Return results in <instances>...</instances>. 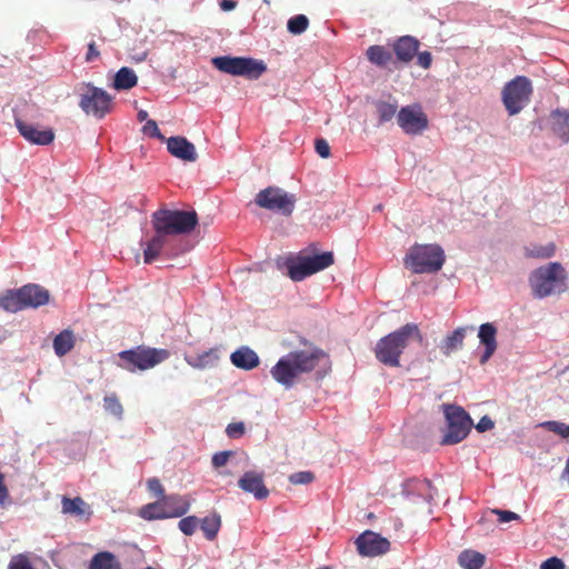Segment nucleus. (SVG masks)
Masks as SVG:
<instances>
[{
  "label": "nucleus",
  "mask_w": 569,
  "mask_h": 569,
  "mask_svg": "<svg viewBox=\"0 0 569 569\" xmlns=\"http://www.w3.org/2000/svg\"><path fill=\"white\" fill-rule=\"evenodd\" d=\"M326 353L317 347L309 350L292 351L282 356L271 369V377L277 383L289 389L300 375L316 369Z\"/></svg>",
  "instance_id": "obj_1"
},
{
  "label": "nucleus",
  "mask_w": 569,
  "mask_h": 569,
  "mask_svg": "<svg viewBox=\"0 0 569 569\" xmlns=\"http://www.w3.org/2000/svg\"><path fill=\"white\" fill-rule=\"evenodd\" d=\"M411 340L422 342V333L417 323H406L398 330L379 338L375 347L377 360L388 367H398L399 358Z\"/></svg>",
  "instance_id": "obj_2"
},
{
  "label": "nucleus",
  "mask_w": 569,
  "mask_h": 569,
  "mask_svg": "<svg viewBox=\"0 0 569 569\" xmlns=\"http://www.w3.org/2000/svg\"><path fill=\"white\" fill-rule=\"evenodd\" d=\"M529 282L535 298H547L567 290V271L560 262H549L531 272Z\"/></svg>",
  "instance_id": "obj_3"
},
{
  "label": "nucleus",
  "mask_w": 569,
  "mask_h": 569,
  "mask_svg": "<svg viewBox=\"0 0 569 569\" xmlns=\"http://www.w3.org/2000/svg\"><path fill=\"white\" fill-rule=\"evenodd\" d=\"M153 231L168 236L186 234L199 223L196 211L159 209L152 213Z\"/></svg>",
  "instance_id": "obj_4"
},
{
  "label": "nucleus",
  "mask_w": 569,
  "mask_h": 569,
  "mask_svg": "<svg viewBox=\"0 0 569 569\" xmlns=\"http://www.w3.org/2000/svg\"><path fill=\"white\" fill-rule=\"evenodd\" d=\"M446 262L445 250L438 244H415L403 258V264L413 273H433Z\"/></svg>",
  "instance_id": "obj_5"
},
{
  "label": "nucleus",
  "mask_w": 569,
  "mask_h": 569,
  "mask_svg": "<svg viewBox=\"0 0 569 569\" xmlns=\"http://www.w3.org/2000/svg\"><path fill=\"white\" fill-rule=\"evenodd\" d=\"M170 353L164 348L139 346L118 353L121 367L134 372L136 370H150L168 360Z\"/></svg>",
  "instance_id": "obj_6"
},
{
  "label": "nucleus",
  "mask_w": 569,
  "mask_h": 569,
  "mask_svg": "<svg viewBox=\"0 0 569 569\" xmlns=\"http://www.w3.org/2000/svg\"><path fill=\"white\" fill-rule=\"evenodd\" d=\"M189 508H191V503L187 497L169 495L168 497L159 498L156 502L141 507L139 516L148 521L178 518L186 515Z\"/></svg>",
  "instance_id": "obj_7"
},
{
  "label": "nucleus",
  "mask_w": 569,
  "mask_h": 569,
  "mask_svg": "<svg viewBox=\"0 0 569 569\" xmlns=\"http://www.w3.org/2000/svg\"><path fill=\"white\" fill-rule=\"evenodd\" d=\"M211 63L222 73L242 76L249 80H257L267 69L262 60L254 58L217 57L211 59Z\"/></svg>",
  "instance_id": "obj_8"
},
{
  "label": "nucleus",
  "mask_w": 569,
  "mask_h": 569,
  "mask_svg": "<svg viewBox=\"0 0 569 569\" xmlns=\"http://www.w3.org/2000/svg\"><path fill=\"white\" fill-rule=\"evenodd\" d=\"M532 83L525 76H517L509 80L501 90V101L509 116H516L530 102Z\"/></svg>",
  "instance_id": "obj_9"
},
{
  "label": "nucleus",
  "mask_w": 569,
  "mask_h": 569,
  "mask_svg": "<svg viewBox=\"0 0 569 569\" xmlns=\"http://www.w3.org/2000/svg\"><path fill=\"white\" fill-rule=\"evenodd\" d=\"M79 106L82 112L103 119L112 110V96L91 83H82Z\"/></svg>",
  "instance_id": "obj_10"
},
{
  "label": "nucleus",
  "mask_w": 569,
  "mask_h": 569,
  "mask_svg": "<svg viewBox=\"0 0 569 569\" xmlns=\"http://www.w3.org/2000/svg\"><path fill=\"white\" fill-rule=\"evenodd\" d=\"M254 203L262 209L289 217L296 207L297 197L295 193H288L280 187H266L256 194Z\"/></svg>",
  "instance_id": "obj_11"
},
{
  "label": "nucleus",
  "mask_w": 569,
  "mask_h": 569,
  "mask_svg": "<svg viewBox=\"0 0 569 569\" xmlns=\"http://www.w3.org/2000/svg\"><path fill=\"white\" fill-rule=\"evenodd\" d=\"M445 416L447 420V432L442 439V445H456L461 442L471 430L472 420L462 407L453 405L445 406Z\"/></svg>",
  "instance_id": "obj_12"
},
{
  "label": "nucleus",
  "mask_w": 569,
  "mask_h": 569,
  "mask_svg": "<svg viewBox=\"0 0 569 569\" xmlns=\"http://www.w3.org/2000/svg\"><path fill=\"white\" fill-rule=\"evenodd\" d=\"M398 127L406 134H421L428 128V117L419 104L406 106L397 112Z\"/></svg>",
  "instance_id": "obj_13"
},
{
  "label": "nucleus",
  "mask_w": 569,
  "mask_h": 569,
  "mask_svg": "<svg viewBox=\"0 0 569 569\" xmlns=\"http://www.w3.org/2000/svg\"><path fill=\"white\" fill-rule=\"evenodd\" d=\"M357 551L361 557H377L389 551L387 538L371 530H366L356 540Z\"/></svg>",
  "instance_id": "obj_14"
},
{
  "label": "nucleus",
  "mask_w": 569,
  "mask_h": 569,
  "mask_svg": "<svg viewBox=\"0 0 569 569\" xmlns=\"http://www.w3.org/2000/svg\"><path fill=\"white\" fill-rule=\"evenodd\" d=\"M17 128L26 140L34 144L48 146L54 140V132L49 128L42 130L21 119H17Z\"/></svg>",
  "instance_id": "obj_15"
},
{
  "label": "nucleus",
  "mask_w": 569,
  "mask_h": 569,
  "mask_svg": "<svg viewBox=\"0 0 569 569\" xmlns=\"http://www.w3.org/2000/svg\"><path fill=\"white\" fill-rule=\"evenodd\" d=\"M167 149L170 154L183 161L194 162L197 159V152L193 143L188 141L184 137H170L167 140Z\"/></svg>",
  "instance_id": "obj_16"
},
{
  "label": "nucleus",
  "mask_w": 569,
  "mask_h": 569,
  "mask_svg": "<svg viewBox=\"0 0 569 569\" xmlns=\"http://www.w3.org/2000/svg\"><path fill=\"white\" fill-rule=\"evenodd\" d=\"M238 486L246 492L252 493L257 499H266L268 490L263 483V476L254 471H247L238 480Z\"/></svg>",
  "instance_id": "obj_17"
},
{
  "label": "nucleus",
  "mask_w": 569,
  "mask_h": 569,
  "mask_svg": "<svg viewBox=\"0 0 569 569\" xmlns=\"http://www.w3.org/2000/svg\"><path fill=\"white\" fill-rule=\"evenodd\" d=\"M420 42L412 36H402L393 43L396 58L403 63H409L418 53Z\"/></svg>",
  "instance_id": "obj_18"
},
{
  "label": "nucleus",
  "mask_w": 569,
  "mask_h": 569,
  "mask_svg": "<svg viewBox=\"0 0 569 569\" xmlns=\"http://www.w3.org/2000/svg\"><path fill=\"white\" fill-rule=\"evenodd\" d=\"M497 328L492 323H482L479 329V339L481 345L485 347V351L481 355L480 363L489 361L490 357L497 350Z\"/></svg>",
  "instance_id": "obj_19"
},
{
  "label": "nucleus",
  "mask_w": 569,
  "mask_h": 569,
  "mask_svg": "<svg viewBox=\"0 0 569 569\" xmlns=\"http://www.w3.org/2000/svg\"><path fill=\"white\" fill-rule=\"evenodd\" d=\"M230 362L240 370H253L259 365V357L250 348L239 347L230 355Z\"/></svg>",
  "instance_id": "obj_20"
},
{
  "label": "nucleus",
  "mask_w": 569,
  "mask_h": 569,
  "mask_svg": "<svg viewBox=\"0 0 569 569\" xmlns=\"http://www.w3.org/2000/svg\"><path fill=\"white\" fill-rule=\"evenodd\" d=\"M20 295L24 299L27 308L44 306L49 300V293L39 284H24L20 288Z\"/></svg>",
  "instance_id": "obj_21"
},
{
  "label": "nucleus",
  "mask_w": 569,
  "mask_h": 569,
  "mask_svg": "<svg viewBox=\"0 0 569 569\" xmlns=\"http://www.w3.org/2000/svg\"><path fill=\"white\" fill-rule=\"evenodd\" d=\"M168 241V234L163 232H156L150 241L147 242V247L143 249V261L144 263H152L156 260L162 248L166 247Z\"/></svg>",
  "instance_id": "obj_22"
},
{
  "label": "nucleus",
  "mask_w": 569,
  "mask_h": 569,
  "mask_svg": "<svg viewBox=\"0 0 569 569\" xmlns=\"http://www.w3.org/2000/svg\"><path fill=\"white\" fill-rule=\"evenodd\" d=\"M0 308L9 312L28 309L26 301L20 295V288L18 290H8L0 295Z\"/></svg>",
  "instance_id": "obj_23"
},
{
  "label": "nucleus",
  "mask_w": 569,
  "mask_h": 569,
  "mask_svg": "<svg viewBox=\"0 0 569 569\" xmlns=\"http://www.w3.org/2000/svg\"><path fill=\"white\" fill-rule=\"evenodd\" d=\"M551 129L555 136L567 142L569 140V113L567 111L552 112Z\"/></svg>",
  "instance_id": "obj_24"
},
{
  "label": "nucleus",
  "mask_w": 569,
  "mask_h": 569,
  "mask_svg": "<svg viewBox=\"0 0 569 569\" xmlns=\"http://www.w3.org/2000/svg\"><path fill=\"white\" fill-rule=\"evenodd\" d=\"M76 338L73 331L66 329L53 338V350L58 357L69 355L74 348Z\"/></svg>",
  "instance_id": "obj_25"
},
{
  "label": "nucleus",
  "mask_w": 569,
  "mask_h": 569,
  "mask_svg": "<svg viewBox=\"0 0 569 569\" xmlns=\"http://www.w3.org/2000/svg\"><path fill=\"white\" fill-rule=\"evenodd\" d=\"M299 256L305 260V262H307L309 269L315 273L321 272L335 263L333 253L330 251L315 256H305L301 253Z\"/></svg>",
  "instance_id": "obj_26"
},
{
  "label": "nucleus",
  "mask_w": 569,
  "mask_h": 569,
  "mask_svg": "<svg viewBox=\"0 0 569 569\" xmlns=\"http://www.w3.org/2000/svg\"><path fill=\"white\" fill-rule=\"evenodd\" d=\"M287 267L289 278H291V280L295 281H301L308 278L309 276L315 274V272L309 269L307 262L303 259H301L300 256L289 259L287 262Z\"/></svg>",
  "instance_id": "obj_27"
},
{
  "label": "nucleus",
  "mask_w": 569,
  "mask_h": 569,
  "mask_svg": "<svg viewBox=\"0 0 569 569\" xmlns=\"http://www.w3.org/2000/svg\"><path fill=\"white\" fill-rule=\"evenodd\" d=\"M370 63L378 67H386L392 60V53L383 46H370L366 52Z\"/></svg>",
  "instance_id": "obj_28"
},
{
  "label": "nucleus",
  "mask_w": 569,
  "mask_h": 569,
  "mask_svg": "<svg viewBox=\"0 0 569 569\" xmlns=\"http://www.w3.org/2000/svg\"><path fill=\"white\" fill-rule=\"evenodd\" d=\"M89 569H122V567L112 552L100 551L91 559Z\"/></svg>",
  "instance_id": "obj_29"
},
{
  "label": "nucleus",
  "mask_w": 569,
  "mask_h": 569,
  "mask_svg": "<svg viewBox=\"0 0 569 569\" xmlns=\"http://www.w3.org/2000/svg\"><path fill=\"white\" fill-rule=\"evenodd\" d=\"M137 84V76L129 67L118 70L113 80V88L117 90H129Z\"/></svg>",
  "instance_id": "obj_30"
},
{
  "label": "nucleus",
  "mask_w": 569,
  "mask_h": 569,
  "mask_svg": "<svg viewBox=\"0 0 569 569\" xmlns=\"http://www.w3.org/2000/svg\"><path fill=\"white\" fill-rule=\"evenodd\" d=\"M465 335V328H457L452 333L447 336L446 339H443L442 341V346H440V349H442L443 355L450 356L457 349L462 348Z\"/></svg>",
  "instance_id": "obj_31"
},
{
  "label": "nucleus",
  "mask_w": 569,
  "mask_h": 569,
  "mask_svg": "<svg viewBox=\"0 0 569 569\" xmlns=\"http://www.w3.org/2000/svg\"><path fill=\"white\" fill-rule=\"evenodd\" d=\"M485 556L480 551L465 550L458 556V565L465 569H481Z\"/></svg>",
  "instance_id": "obj_32"
},
{
  "label": "nucleus",
  "mask_w": 569,
  "mask_h": 569,
  "mask_svg": "<svg viewBox=\"0 0 569 569\" xmlns=\"http://www.w3.org/2000/svg\"><path fill=\"white\" fill-rule=\"evenodd\" d=\"M200 528L203 532V536L207 537L208 540H213L218 537L220 527H221V518L219 513H212L203 518L199 521Z\"/></svg>",
  "instance_id": "obj_33"
},
{
  "label": "nucleus",
  "mask_w": 569,
  "mask_h": 569,
  "mask_svg": "<svg viewBox=\"0 0 569 569\" xmlns=\"http://www.w3.org/2000/svg\"><path fill=\"white\" fill-rule=\"evenodd\" d=\"M218 359V353L213 350H209L192 358V360H188V363L193 368L203 369L216 366Z\"/></svg>",
  "instance_id": "obj_34"
},
{
  "label": "nucleus",
  "mask_w": 569,
  "mask_h": 569,
  "mask_svg": "<svg viewBox=\"0 0 569 569\" xmlns=\"http://www.w3.org/2000/svg\"><path fill=\"white\" fill-rule=\"evenodd\" d=\"M87 503L81 497L62 498V512L68 515H84Z\"/></svg>",
  "instance_id": "obj_35"
},
{
  "label": "nucleus",
  "mask_w": 569,
  "mask_h": 569,
  "mask_svg": "<svg viewBox=\"0 0 569 569\" xmlns=\"http://www.w3.org/2000/svg\"><path fill=\"white\" fill-rule=\"evenodd\" d=\"M525 254L529 258L548 259L555 254V244L552 242L545 246L532 244L531 247H526Z\"/></svg>",
  "instance_id": "obj_36"
},
{
  "label": "nucleus",
  "mask_w": 569,
  "mask_h": 569,
  "mask_svg": "<svg viewBox=\"0 0 569 569\" xmlns=\"http://www.w3.org/2000/svg\"><path fill=\"white\" fill-rule=\"evenodd\" d=\"M376 110L379 123H385L395 118L397 114V104L393 102L378 101L376 102Z\"/></svg>",
  "instance_id": "obj_37"
},
{
  "label": "nucleus",
  "mask_w": 569,
  "mask_h": 569,
  "mask_svg": "<svg viewBox=\"0 0 569 569\" xmlns=\"http://www.w3.org/2000/svg\"><path fill=\"white\" fill-rule=\"evenodd\" d=\"M309 20L305 14H297L288 20V30L291 34L299 36L307 30Z\"/></svg>",
  "instance_id": "obj_38"
},
{
  "label": "nucleus",
  "mask_w": 569,
  "mask_h": 569,
  "mask_svg": "<svg viewBox=\"0 0 569 569\" xmlns=\"http://www.w3.org/2000/svg\"><path fill=\"white\" fill-rule=\"evenodd\" d=\"M104 409L108 413L117 418H121L123 415L121 401L118 400V397L114 393L104 397Z\"/></svg>",
  "instance_id": "obj_39"
},
{
  "label": "nucleus",
  "mask_w": 569,
  "mask_h": 569,
  "mask_svg": "<svg viewBox=\"0 0 569 569\" xmlns=\"http://www.w3.org/2000/svg\"><path fill=\"white\" fill-rule=\"evenodd\" d=\"M541 427L558 435L561 439L569 438V425L559 421H547L541 423Z\"/></svg>",
  "instance_id": "obj_40"
},
{
  "label": "nucleus",
  "mask_w": 569,
  "mask_h": 569,
  "mask_svg": "<svg viewBox=\"0 0 569 569\" xmlns=\"http://www.w3.org/2000/svg\"><path fill=\"white\" fill-rule=\"evenodd\" d=\"M199 527V519L196 516H188L178 521V528L186 536H192Z\"/></svg>",
  "instance_id": "obj_41"
},
{
  "label": "nucleus",
  "mask_w": 569,
  "mask_h": 569,
  "mask_svg": "<svg viewBox=\"0 0 569 569\" xmlns=\"http://www.w3.org/2000/svg\"><path fill=\"white\" fill-rule=\"evenodd\" d=\"M8 569H34L27 555L19 553L13 556L9 562Z\"/></svg>",
  "instance_id": "obj_42"
},
{
  "label": "nucleus",
  "mask_w": 569,
  "mask_h": 569,
  "mask_svg": "<svg viewBox=\"0 0 569 569\" xmlns=\"http://www.w3.org/2000/svg\"><path fill=\"white\" fill-rule=\"evenodd\" d=\"M244 422H230L226 429V432L230 439H239L244 435Z\"/></svg>",
  "instance_id": "obj_43"
},
{
  "label": "nucleus",
  "mask_w": 569,
  "mask_h": 569,
  "mask_svg": "<svg viewBox=\"0 0 569 569\" xmlns=\"http://www.w3.org/2000/svg\"><path fill=\"white\" fill-rule=\"evenodd\" d=\"M290 482L300 485V483H312L315 480V475L310 471H299L296 473H292L289 477Z\"/></svg>",
  "instance_id": "obj_44"
},
{
  "label": "nucleus",
  "mask_w": 569,
  "mask_h": 569,
  "mask_svg": "<svg viewBox=\"0 0 569 569\" xmlns=\"http://www.w3.org/2000/svg\"><path fill=\"white\" fill-rule=\"evenodd\" d=\"M142 133L157 138L159 140H163V136L160 133L159 127L154 120H148L147 123L142 127Z\"/></svg>",
  "instance_id": "obj_45"
},
{
  "label": "nucleus",
  "mask_w": 569,
  "mask_h": 569,
  "mask_svg": "<svg viewBox=\"0 0 569 569\" xmlns=\"http://www.w3.org/2000/svg\"><path fill=\"white\" fill-rule=\"evenodd\" d=\"M231 455V451H221L218 453H213L211 459L212 467L216 469H220L221 467L226 466Z\"/></svg>",
  "instance_id": "obj_46"
},
{
  "label": "nucleus",
  "mask_w": 569,
  "mask_h": 569,
  "mask_svg": "<svg viewBox=\"0 0 569 569\" xmlns=\"http://www.w3.org/2000/svg\"><path fill=\"white\" fill-rule=\"evenodd\" d=\"M148 489L159 499L162 497H167L166 493L163 492V487L158 478H150L148 480Z\"/></svg>",
  "instance_id": "obj_47"
},
{
  "label": "nucleus",
  "mask_w": 569,
  "mask_h": 569,
  "mask_svg": "<svg viewBox=\"0 0 569 569\" xmlns=\"http://www.w3.org/2000/svg\"><path fill=\"white\" fill-rule=\"evenodd\" d=\"M315 149L318 156L322 158L330 157L331 149L326 139H317L315 143Z\"/></svg>",
  "instance_id": "obj_48"
},
{
  "label": "nucleus",
  "mask_w": 569,
  "mask_h": 569,
  "mask_svg": "<svg viewBox=\"0 0 569 569\" xmlns=\"http://www.w3.org/2000/svg\"><path fill=\"white\" fill-rule=\"evenodd\" d=\"M492 512L498 515L499 522H510L519 519V515L512 511L493 509Z\"/></svg>",
  "instance_id": "obj_49"
},
{
  "label": "nucleus",
  "mask_w": 569,
  "mask_h": 569,
  "mask_svg": "<svg viewBox=\"0 0 569 569\" xmlns=\"http://www.w3.org/2000/svg\"><path fill=\"white\" fill-rule=\"evenodd\" d=\"M540 569H566V565L561 559L557 557H551L545 561H542Z\"/></svg>",
  "instance_id": "obj_50"
},
{
  "label": "nucleus",
  "mask_w": 569,
  "mask_h": 569,
  "mask_svg": "<svg viewBox=\"0 0 569 569\" xmlns=\"http://www.w3.org/2000/svg\"><path fill=\"white\" fill-rule=\"evenodd\" d=\"M10 499L8 487L4 485V477L0 472V506L3 507Z\"/></svg>",
  "instance_id": "obj_51"
},
{
  "label": "nucleus",
  "mask_w": 569,
  "mask_h": 569,
  "mask_svg": "<svg viewBox=\"0 0 569 569\" xmlns=\"http://www.w3.org/2000/svg\"><path fill=\"white\" fill-rule=\"evenodd\" d=\"M418 54V64L425 69L431 66V53L429 51H422Z\"/></svg>",
  "instance_id": "obj_52"
},
{
  "label": "nucleus",
  "mask_w": 569,
  "mask_h": 569,
  "mask_svg": "<svg viewBox=\"0 0 569 569\" xmlns=\"http://www.w3.org/2000/svg\"><path fill=\"white\" fill-rule=\"evenodd\" d=\"M493 428V422L488 416H483L478 425H476V430L478 431H487Z\"/></svg>",
  "instance_id": "obj_53"
},
{
  "label": "nucleus",
  "mask_w": 569,
  "mask_h": 569,
  "mask_svg": "<svg viewBox=\"0 0 569 569\" xmlns=\"http://www.w3.org/2000/svg\"><path fill=\"white\" fill-rule=\"evenodd\" d=\"M100 56L99 53V50L97 49L96 47V42H91L88 44V52H87V57H86V60L87 62H90L94 59H98Z\"/></svg>",
  "instance_id": "obj_54"
},
{
  "label": "nucleus",
  "mask_w": 569,
  "mask_h": 569,
  "mask_svg": "<svg viewBox=\"0 0 569 569\" xmlns=\"http://www.w3.org/2000/svg\"><path fill=\"white\" fill-rule=\"evenodd\" d=\"M138 119H139V121H143V120L148 119V111H143V110L139 111Z\"/></svg>",
  "instance_id": "obj_55"
},
{
  "label": "nucleus",
  "mask_w": 569,
  "mask_h": 569,
  "mask_svg": "<svg viewBox=\"0 0 569 569\" xmlns=\"http://www.w3.org/2000/svg\"><path fill=\"white\" fill-rule=\"evenodd\" d=\"M562 476L568 477V479H569V456H568V459L566 462V468H565V470H562Z\"/></svg>",
  "instance_id": "obj_56"
},
{
  "label": "nucleus",
  "mask_w": 569,
  "mask_h": 569,
  "mask_svg": "<svg viewBox=\"0 0 569 569\" xmlns=\"http://www.w3.org/2000/svg\"><path fill=\"white\" fill-rule=\"evenodd\" d=\"M234 6H236L234 3L230 2V3H227V4L222 6V7H224V9H227V10H230V9H233Z\"/></svg>",
  "instance_id": "obj_57"
},
{
  "label": "nucleus",
  "mask_w": 569,
  "mask_h": 569,
  "mask_svg": "<svg viewBox=\"0 0 569 569\" xmlns=\"http://www.w3.org/2000/svg\"><path fill=\"white\" fill-rule=\"evenodd\" d=\"M318 569H331V567H322V568H318Z\"/></svg>",
  "instance_id": "obj_58"
},
{
  "label": "nucleus",
  "mask_w": 569,
  "mask_h": 569,
  "mask_svg": "<svg viewBox=\"0 0 569 569\" xmlns=\"http://www.w3.org/2000/svg\"><path fill=\"white\" fill-rule=\"evenodd\" d=\"M143 569H153L152 567H147V568H143Z\"/></svg>",
  "instance_id": "obj_59"
}]
</instances>
